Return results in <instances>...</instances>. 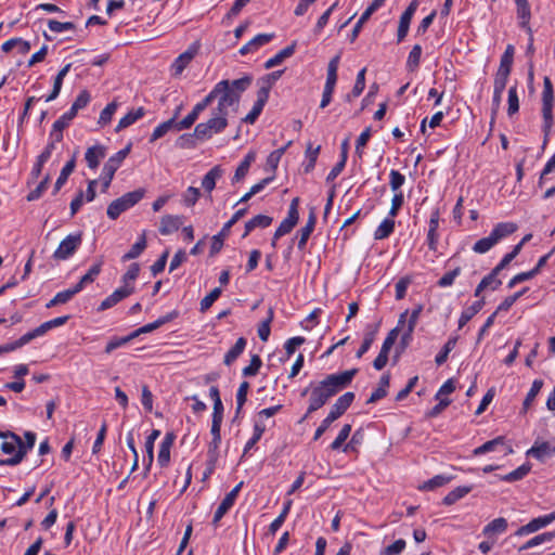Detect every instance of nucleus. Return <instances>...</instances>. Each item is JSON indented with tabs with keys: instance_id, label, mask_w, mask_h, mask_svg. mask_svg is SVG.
I'll use <instances>...</instances> for the list:
<instances>
[{
	"instance_id": "1",
	"label": "nucleus",
	"mask_w": 555,
	"mask_h": 555,
	"mask_svg": "<svg viewBox=\"0 0 555 555\" xmlns=\"http://www.w3.org/2000/svg\"><path fill=\"white\" fill-rule=\"evenodd\" d=\"M251 85V77L244 76L238 79H223L217 82L208 93L210 104L217 100V105L211 108L210 117L196 125L194 135L201 141L209 140L219 134L229 126V118L238 111L243 93Z\"/></svg>"
},
{
	"instance_id": "2",
	"label": "nucleus",
	"mask_w": 555,
	"mask_h": 555,
	"mask_svg": "<svg viewBox=\"0 0 555 555\" xmlns=\"http://www.w3.org/2000/svg\"><path fill=\"white\" fill-rule=\"evenodd\" d=\"M356 374L357 370L351 369L330 374L320 382L310 383L301 393V396L309 393V404L306 417L325 405L336 393L347 388L351 384Z\"/></svg>"
},
{
	"instance_id": "3",
	"label": "nucleus",
	"mask_w": 555,
	"mask_h": 555,
	"mask_svg": "<svg viewBox=\"0 0 555 555\" xmlns=\"http://www.w3.org/2000/svg\"><path fill=\"white\" fill-rule=\"evenodd\" d=\"M554 106H555V95L554 88L551 79L548 77H544L543 79V90L541 93V115H542V132H543V144L545 145L553 131L554 126Z\"/></svg>"
},
{
	"instance_id": "4",
	"label": "nucleus",
	"mask_w": 555,
	"mask_h": 555,
	"mask_svg": "<svg viewBox=\"0 0 555 555\" xmlns=\"http://www.w3.org/2000/svg\"><path fill=\"white\" fill-rule=\"evenodd\" d=\"M517 227L513 222H500L492 229L488 236L478 240L473 245L472 249L476 254H486L501 240L514 233Z\"/></svg>"
},
{
	"instance_id": "5",
	"label": "nucleus",
	"mask_w": 555,
	"mask_h": 555,
	"mask_svg": "<svg viewBox=\"0 0 555 555\" xmlns=\"http://www.w3.org/2000/svg\"><path fill=\"white\" fill-rule=\"evenodd\" d=\"M0 438L3 440L0 446L1 451L10 455L9 459L0 461V464L13 466L21 463L26 454V449L21 438L13 433L2 431H0Z\"/></svg>"
},
{
	"instance_id": "6",
	"label": "nucleus",
	"mask_w": 555,
	"mask_h": 555,
	"mask_svg": "<svg viewBox=\"0 0 555 555\" xmlns=\"http://www.w3.org/2000/svg\"><path fill=\"white\" fill-rule=\"evenodd\" d=\"M354 400V393L351 391L341 395L332 405L327 416L321 422L320 426L315 429L313 439L318 440L331 426L333 422L339 418L351 405Z\"/></svg>"
},
{
	"instance_id": "7",
	"label": "nucleus",
	"mask_w": 555,
	"mask_h": 555,
	"mask_svg": "<svg viewBox=\"0 0 555 555\" xmlns=\"http://www.w3.org/2000/svg\"><path fill=\"white\" fill-rule=\"evenodd\" d=\"M144 189H137L116 198L107 207V217L111 220H116L122 212L135 206L144 197Z\"/></svg>"
},
{
	"instance_id": "8",
	"label": "nucleus",
	"mask_w": 555,
	"mask_h": 555,
	"mask_svg": "<svg viewBox=\"0 0 555 555\" xmlns=\"http://www.w3.org/2000/svg\"><path fill=\"white\" fill-rule=\"evenodd\" d=\"M422 311L423 306L418 305L411 312L409 310H405L403 313L400 314L398 327L402 330V343L408 344L412 339V334L418 322Z\"/></svg>"
},
{
	"instance_id": "9",
	"label": "nucleus",
	"mask_w": 555,
	"mask_h": 555,
	"mask_svg": "<svg viewBox=\"0 0 555 555\" xmlns=\"http://www.w3.org/2000/svg\"><path fill=\"white\" fill-rule=\"evenodd\" d=\"M82 243L81 233H72L68 234L64 240L61 241L57 248L53 253V258L55 260H67L69 259L76 250L80 247Z\"/></svg>"
},
{
	"instance_id": "10",
	"label": "nucleus",
	"mask_w": 555,
	"mask_h": 555,
	"mask_svg": "<svg viewBox=\"0 0 555 555\" xmlns=\"http://www.w3.org/2000/svg\"><path fill=\"white\" fill-rule=\"evenodd\" d=\"M299 198L295 197L292 199L288 207L287 216L282 220L274 233V240L272 245H275V240L289 233L299 220Z\"/></svg>"
},
{
	"instance_id": "11",
	"label": "nucleus",
	"mask_w": 555,
	"mask_h": 555,
	"mask_svg": "<svg viewBox=\"0 0 555 555\" xmlns=\"http://www.w3.org/2000/svg\"><path fill=\"white\" fill-rule=\"evenodd\" d=\"M246 212H247V208H241V209L236 210L233 214V216L231 217V219L223 224V227L220 230V232L212 236V241H211V245H210V253L211 254H217V253H219L221 250V248L223 246V241L228 236L231 228L241 218H243Z\"/></svg>"
},
{
	"instance_id": "12",
	"label": "nucleus",
	"mask_w": 555,
	"mask_h": 555,
	"mask_svg": "<svg viewBox=\"0 0 555 555\" xmlns=\"http://www.w3.org/2000/svg\"><path fill=\"white\" fill-rule=\"evenodd\" d=\"M553 521H555V509L553 512H551L550 514L535 517V518L531 519L528 524L519 527L516 530L515 535L524 537V535L534 533L543 528H546Z\"/></svg>"
},
{
	"instance_id": "13",
	"label": "nucleus",
	"mask_w": 555,
	"mask_h": 555,
	"mask_svg": "<svg viewBox=\"0 0 555 555\" xmlns=\"http://www.w3.org/2000/svg\"><path fill=\"white\" fill-rule=\"evenodd\" d=\"M243 485V481L238 482L221 501L214 515L212 524L215 526H218L222 517L232 508Z\"/></svg>"
},
{
	"instance_id": "14",
	"label": "nucleus",
	"mask_w": 555,
	"mask_h": 555,
	"mask_svg": "<svg viewBox=\"0 0 555 555\" xmlns=\"http://www.w3.org/2000/svg\"><path fill=\"white\" fill-rule=\"evenodd\" d=\"M198 50L199 43L194 42L183 53H181L171 65L172 75L180 76L198 53Z\"/></svg>"
},
{
	"instance_id": "15",
	"label": "nucleus",
	"mask_w": 555,
	"mask_h": 555,
	"mask_svg": "<svg viewBox=\"0 0 555 555\" xmlns=\"http://www.w3.org/2000/svg\"><path fill=\"white\" fill-rule=\"evenodd\" d=\"M439 222H440V211H439V208H435L430 212V218L428 221L427 236H426V242H427L428 248L433 251H436L438 248V243H439V238H440V235L438 233Z\"/></svg>"
},
{
	"instance_id": "16",
	"label": "nucleus",
	"mask_w": 555,
	"mask_h": 555,
	"mask_svg": "<svg viewBox=\"0 0 555 555\" xmlns=\"http://www.w3.org/2000/svg\"><path fill=\"white\" fill-rule=\"evenodd\" d=\"M500 447H503L505 450V454H511L513 449L509 444L506 443L505 437L499 436L492 440L485 442L483 444L475 448L473 450L474 456H480L489 452L498 451Z\"/></svg>"
},
{
	"instance_id": "17",
	"label": "nucleus",
	"mask_w": 555,
	"mask_h": 555,
	"mask_svg": "<svg viewBox=\"0 0 555 555\" xmlns=\"http://www.w3.org/2000/svg\"><path fill=\"white\" fill-rule=\"evenodd\" d=\"M516 4V16L518 26L528 35H531V7L528 0H514Z\"/></svg>"
},
{
	"instance_id": "18",
	"label": "nucleus",
	"mask_w": 555,
	"mask_h": 555,
	"mask_svg": "<svg viewBox=\"0 0 555 555\" xmlns=\"http://www.w3.org/2000/svg\"><path fill=\"white\" fill-rule=\"evenodd\" d=\"M209 104L210 96H208L207 94L202 101L194 105L192 111L182 120L179 121V128L183 130L191 128L193 124L197 120L199 114L204 112Z\"/></svg>"
},
{
	"instance_id": "19",
	"label": "nucleus",
	"mask_w": 555,
	"mask_h": 555,
	"mask_svg": "<svg viewBox=\"0 0 555 555\" xmlns=\"http://www.w3.org/2000/svg\"><path fill=\"white\" fill-rule=\"evenodd\" d=\"M274 38V34H258L251 40H249L246 44H244L238 53L241 55H246L249 53L257 52L261 47L268 44Z\"/></svg>"
},
{
	"instance_id": "20",
	"label": "nucleus",
	"mask_w": 555,
	"mask_h": 555,
	"mask_svg": "<svg viewBox=\"0 0 555 555\" xmlns=\"http://www.w3.org/2000/svg\"><path fill=\"white\" fill-rule=\"evenodd\" d=\"M180 112V108H178L173 115L172 118L159 124L152 132L151 134V142H154L160 138H163L165 134H167L169 131H182L183 129H180L179 121L176 120V117L178 116Z\"/></svg>"
},
{
	"instance_id": "21",
	"label": "nucleus",
	"mask_w": 555,
	"mask_h": 555,
	"mask_svg": "<svg viewBox=\"0 0 555 555\" xmlns=\"http://www.w3.org/2000/svg\"><path fill=\"white\" fill-rule=\"evenodd\" d=\"M555 454V447L550 442H535L528 451L527 455L537 459L540 462H544Z\"/></svg>"
},
{
	"instance_id": "22",
	"label": "nucleus",
	"mask_w": 555,
	"mask_h": 555,
	"mask_svg": "<svg viewBox=\"0 0 555 555\" xmlns=\"http://www.w3.org/2000/svg\"><path fill=\"white\" fill-rule=\"evenodd\" d=\"M106 156V147L101 144H95L87 149L85 159L88 167L95 170L101 160Z\"/></svg>"
},
{
	"instance_id": "23",
	"label": "nucleus",
	"mask_w": 555,
	"mask_h": 555,
	"mask_svg": "<svg viewBox=\"0 0 555 555\" xmlns=\"http://www.w3.org/2000/svg\"><path fill=\"white\" fill-rule=\"evenodd\" d=\"M131 151V144H128L114 155H112L107 162L103 166V170L109 173L115 175L116 171L120 168L126 157L129 155Z\"/></svg>"
},
{
	"instance_id": "24",
	"label": "nucleus",
	"mask_w": 555,
	"mask_h": 555,
	"mask_svg": "<svg viewBox=\"0 0 555 555\" xmlns=\"http://www.w3.org/2000/svg\"><path fill=\"white\" fill-rule=\"evenodd\" d=\"M183 223V218L178 215H165L160 219L159 233L162 235H169L178 231Z\"/></svg>"
},
{
	"instance_id": "25",
	"label": "nucleus",
	"mask_w": 555,
	"mask_h": 555,
	"mask_svg": "<svg viewBox=\"0 0 555 555\" xmlns=\"http://www.w3.org/2000/svg\"><path fill=\"white\" fill-rule=\"evenodd\" d=\"M131 294H132V292H130L129 288L119 286L100 304L98 310L99 311L107 310V309L116 306L122 299L129 297Z\"/></svg>"
},
{
	"instance_id": "26",
	"label": "nucleus",
	"mask_w": 555,
	"mask_h": 555,
	"mask_svg": "<svg viewBox=\"0 0 555 555\" xmlns=\"http://www.w3.org/2000/svg\"><path fill=\"white\" fill-rule=\"evenodd\" d=\"M499 273H500V271H496V269L493 268L491 270V272L480 281V283L478 284V286L475 289L474 295L476 297H478V296H480L481 292H483L486 289H490V291L498 289L500 287V285L502 284V281L498 278Z\"/></svg>"
},
{
	"instance_id": "27",
	"label": "nucleus",
	"mask_w": 555,
	"mask_h": 555,
	"mask_svg": "<svg viewBox=\"0 0 555 555\" xmlns=\"http://www.w3.org/2000/svg\"><path fill=\"white\" fill-rule=\"evenodd\" d=\"M160 436V430L153 429L151 434L146 437L144 443V455H143V465L146 470H149L154 461V443L156 439Z\"/></svg>"
},
{
	"instance_id": "28",
	"label": "nucleus",
	"mask_w": 555,
	"mask_h": 555,
	"mask_svg": "<svg viewBox=\"0 0 555 555\" xmlns=\"http://www.w3.org/2000/svg\"><path fill=\"white\" fill-rule=\"evenodd\" d=\"M315 223H317L315 209L314 208H310L307 223L298 232V235H299L298 248L299 249H304L305 248V246H306V244H307L311 233L314 230Z\"/></svg>"
},
{
	"instance_id": "29",
	"label": "nucleus",
	"mask_w": 555,
	"mask_h": 555,
	"mask_svg": "<svg viewBox=\"0 0 555 555\" xmlns=\"http://www.w3.org/2000/svg\"><path fill=\"white\" fill-rule=\"evenodd\" d=\"M508 522L504 517H498L487 524L482 529V534L488 539H494L507 530Z\"/></svg>"
},
{
	"instance_id": "30",
	"label": "nucleus",
	"mask_w": 555,
	"mask_h": 555,
	"mask_svg": "<svg viewBox=\"0 0 555 555\" xmlns=\"http://www.w3.org/2000/svg\"><path fill=\"white\" fill-rule=\"evenodd\" d=\"M176 315H177L176 312H171L166 315H163V317L158 318L157 320H155L154 322L147 323V324L137 328L135 331L131 332L132 337L137 338L141 334L151 333V332L157 330L158 327H160L162 325L173 320L176 318Z\"/></svg>"
},
{
	"instance_id": "31",
	"label": "nucleus",
	"mask_w": 555,
	"mask_h": 555,
	"mask_svg": "<svg viewBox=\"0 0 555 555\" xmlns=\"http://www.w3.org/2000/svg\"><path fill=\"white\" fill-rule=\"evenodd\" d=\"M173 444V436L167 434L159 444L157 463L160 467H166L170 462V450Z\"/></svg>"
},
{
	"instance_id": "32",
	"label": "nucleus",
	"mask_w": 555,
	"mask_h": 555,
	"mask_svg": "<svg viewBox=\"0 0 555 555\" xmlns=\"http://www.w3.org/2000/svg\"><path fill=\"white\" fill-rule=\"evenodd\" d=\"M296 41L292 42L289 46L285 47L281 51H279L275 55L268 59L264 63V68L270 69L278 65H280L285 59L291 57L296 50Z\"/></svg>"
},
{
	"instance_id": "33",
	"label": "nucleus",
	"mask_w": 555,
	"mask_h": 555,
	"mask_svg": "<svg viewBox=\"0 0 555 555\" xmlns=\"http://www.w3.org/2000/svg\"><path fill=\"white\" fill-rule=\"evenodd\" d=\"M223 169L221 166H214L202 179V188L207 192L211 193L216 188L217 180L223 176Z\"/></svg>"
},
{
	"instance_id": "34",
	"label": "nucleus",
	"mask_w": 555,
	"mask_h": 555,
	"mask_svg": "<svg viewBox=\"0 0 555 555\" xmlns=\"http://www.w3.org/2000/svg\"><path fill=\"white\" fill-rule=\"evenodd\" d=\"M144 115H145V109L143 107H138L135 109H131L124 117H121L119 119L115 131L119 132V131L128 128L129 126L133 125L139 119H141Z\"/></svg>"
},
{
	"instance_id": "35",
	"label": "nucleus",
	"mask_w": 555,
	"mask_h": 555,
	"mask_svg": "<svg viewBox=\"0 0 555 555\" xmlns=\"http://www.w3.org/2000/svg\"><path fill=\"white\" fill-rule=\"evenodd\" d=\"M70 67H72V64L68 63L59 70L57 75L54 78L53 89H52L51 93L49 95L44 96L46 102H51L59 96L62 86H63L64 78L69 73Z\"/></svg>"
},
{
	"instance_id": "36",
	"label": "nucleus",
	"mask_w": 555,
	"mask_h": 555,
	"mask_svg": "<svg viewBox=\"0 0 555 555\" xmlns=\"http://www.w3.org/2000/svg\"><path fill=\"white\" fill-rule=\"evenodd\" d=\"M378 332V325H367L364 333V338L362 345L356 353L358 359L362 358L371 348L372 344L375 340L376 334Z\"/></svg>"
},
{
	"instance_id": "37",
	"label": "nucleus",
	"mask_w": 555,
	"mask_h": 555,
	"mask_svg": "<svg viewBox=\"0 0 555 555\" xmlns=\"http://www.w3.org/2000/svg\"><path fill=\"white\" fill-rule=\"evenodd\" d=\"M67 320H68L67 315L59 317V318H55V319H52V320H49V321L42 323L41 325H39L38 327H36L29 332H30L33 338L35 339L37 337L44 335L48 331H50L54 327L64 325L67 322Z\"/></svg>"
},
{
	"instance_id": "38",
	"label": "nucleus",
	"mask_w": 555,
	"mask_h": 555,
	"mask_svg": "<svg viewBox=\"0 0 555 555\" xmlns=\"http://www.w3.org/2000/svg\"><path fill=\"white\" fill-rule=\"evenodd\" d=\"M348 146H349V142H348V139H346L345 141H343L341 143V154H340V162H338L332 169L331 171L328 172L327 177H326V181L327 182H332L334 181L339 175L340 172L344 170L345 166H346V162H347V157H348Z\"/></svg>"
},
{
	"instance_id": "39",
	"label": "nucleus",
	"mask_w": 555,
	"mask_h": 555,
	"mask_svg": "<svg viewBox=\"0 0 555 555\" xmlns=\"http://www.w3.org/2000/svg\"><path fill=\"white\" fill-rule=\"evenodd\" d=\"M266 429H267L266 423H263L261 421L254 422L253 435L245 443V447L243 450V455H246L257 444V442L261 439Z\"/></svg>"
},
{
	"instance_id": "40",
	"label": "nucleus",
	"mask_w": 555,
	"mask_h": 555,
	"mask_svg": "<svg viewBox=\"0 0 555 555\" xmlns=\"http://www.w3.org/2000/svg\"><path fill=\"white\" fill-rule=\"evenodd\" d=\"M485 306V301L477 300L465 308L459 318V328H463Z\"/></svg>"
},
{
	"instance_id": "41",
	"label": "nucleus",
	"mask_w": 555,
	"mask_h": 555,
	"mask_svg": "<svg viewBox=\"0 0 555 555\" xmlns=\"http://www.w3.org/2000/svg\"><path fill=\"white\" fill-rule=\"evenodd\" d=\"M395 219L386 217L374 231V240L382 241L389 237L395 231Z\"/></svg>"
},
{
	"instance_id": "42",
	"label": "nucleus",
	"mask_w": 555,
	"mask_h": 555,
	"mask_svg": "<svg viewBox=\"0 0 555 555\" xmlns=\"http://www.w3.org/2000/svg\"><path fill=\"white\" fill-rule=\"evenodd\" d=\"M272 220L273 219L267 215L255 216L254 218L246 222L243 237H246L251 231H254L257 228H268L272 223Z\"/></svg>"
},
{
	"instance_id": "43",
	"label": "nucleus",
	"mask_w": 555,
	"mask_h": 555,
	"mask_svg": "<svg viewBox=\"0 0 555 555\" xmlns=\"http://www.w3.org/2000/svg\"><path fill=\"white\" fill-rule=\"evenodd\" d=\"M247 340L244 337H240L234 346L225 353L224 364L231 365L245 350Z\"/></svg>"
},
{
	"instance_id": "44",
	"label": "nucleus",
	"mask_w": 555,
	"mask_h": 555,
	"mask_svg": "<svg viewBox=\"0 0 555 555\" xmlns=\"http://www.w3.org/2000/svg\"><path fill=\"white\" fill-rule=\"evenodd\" d=\"M473 490V486H461L450 491L442 500L444 505H453Z\"/></svg>"
},
{
	"instance_id": "45",
	"label": "nucleus",
	"mask_w": 555,
	"mask_h": 555,
	"mask_svg": "<svg viewBox=\"0 0 555 555\" xmlns=\"http://www.w3.org/2000/svg\"><path fill=\"white\" fill-rule=\"evenodd\" d=\"M453 477L446 476V475H436L433 478L428 479L427 481L423 482L418 489L421 491H433L437 488L443 487L447 483H449Z\"/></svg>"
},
{
	"instance_id": "46",
	"label": "nucleus",
	"mask_w": 555,
	"mask_h": 555,
	"mask_svg": "<svg viewBox=\"0 0 555 555\" xmlns=\"http://www.w3.org/2000/svg\"><path fill=\"white\" fill-rule=\"evenodd\" d=\"M292 500H287L283 504V508L280 513V515L269 525V533L274 535L280 528L283 526L291 508H292Z\"/></svg>"
},
{
	"instance_id": "47",
	"label": "nucleus",
	"mask_w": 555,
	"mask_h": 555,
	"mask_svg": "<svg viewBox=\"0 0 555 555\" xmlns=\"http://www.w3.org/2000/svg\"><path fill=\"white\" fill-rule=\"evenodd\" d=\"M146 248L145 234L142 233L131 248L121 257V260L128 261L138 258Z\"/></svg>"
},
{
	"instance_id": "48",
	"label": "nucleus",
	"mask_w": 555,
	"mask_h": 555,
	"mask_svg": "<svg viewBox=\"0 0 555 555\" xmlns=\"http://www.w3.org/2000/svg\"><path fill=\"white\" fill-rule=\"evenodd\" d=\"M555 538V531H547L540 533L538 535H534L530 540H528L525 544H522L519 547V551H526L532 547H535L538 545H541L546 542H551Z\"/></svg>"
},
{
	"instance_id": "49",
	"label": "nucleus",
	"mask_w": 555,
	"mask_h": 555,
	"mask_svg": "<svg viewBox=\"0 0 555 555\" xmlns=\"http://www.w3.org/2000/svg\"><path fill=\"white\" fill-rule=\"evenodd\" d=\"M76 166L75 156H73L62 168L59 178L54 184V192H59L61 188L66 183L68 177L72 175Z\"/></svg>"
},
{
	"instance_id": "50",
	"label": "nucleus",
	"mask_w": 555,
	"mask_h": 555,
	"mask_svg": "<svg viewBox=\"0 0 555 555\" xmlns=\"http://www.w3.org/2000/svg\"><path fill=\"white\" fill-rule=\"evenodd\" d=\"M33 339L34 338H33L30 332H27L26 334L21 336L18 339H16L14 341L7 343L4 345H1L0 346V354L15 351V350L22 348L23 346L27 345L28 343H30Z\"/></svg>"
},
{
	"instance_id": "51",
	"label": "nucleus",
	"mask_w": 555,
	"mask_h": 555,
	"mask_svg": "<svg viewBox=\"0 0 555 555\" xmlns=\"http://www.w3.org/2000/svg\"><path fill=\"white\" fill-rule=\"evenodd\" d=\"M140 267L138 263H131L127 272L121 278V283L125 288H129L130 292H134V281L139 276Z\"/></svg>"
},
{
	"instance_id": "52",
	"label": "nucleus",
	"mask_w": 555,
	"mask_h": 555,
	"mask_svg": "<svg viewBox=\"0 0 555 555\" xmlns=\"http://www.w3.org/2000/svg\"><path fill=\"white\" fill-rule=\"evenodd\" d=\"M457 336H451L443 345L441 350L436 354L435 362L437 365H442L448 360L449 353L455 348L457 344Z\"/></svg>"
},
{
	"instance_id": "53",
	"label": "nucleus",
	"mask_w": 555,
	"mask_h": 555,
	"mask_svg": "<svg viewBox=\"0 0 555 555\" xmlns=\"http://www.w3.org/2000/svg\"><path fill=\"white\" fill-rule=\"evenodd\" d=\"M339 62H340V55L339 54L335 55L328 62L327 73H326V80H325V85L326 86L336 87L337 78H338L337 72H338V67H339Z\"/></svg>"
},
{
	"instance_id": "54",
	"label": "nucleus",
	"mask_w": 555,
	"mask_h": 555,
	"mask_svg": "<svg viewBox=\"0 0 555 555\" xmlns=\"http://www.w3.org/2000/svg\"><path fill=\"white\" fill-rule=\"evenodd\" d=\"M543 387V380L542 379H534L531 384V387L524 400L522 403V410L524 412H527L528 409L531 406L532 402L534 401L535 397L539 395Z\"/></svg>"
},
{
	"instance_id": "55",
	"label": "nucleus",
	"mask_w": 555,
	"mask_h": 555,
	"mask_svg": "<svg viewBox=\"0 0 555 555\" xmlns=\"http://www.w3.org/2000/svg\"><path fill=\"white\" fill-rule=\"evenodd\" d=\"M422 56V47L420 44H415L412 47L408 60H406V69L409 72H415L420 67Z\"/></svg>"
},
{
	"instance_id": "56",
	"label": "nucleus",
	"mask_w": 555,
	"mask_h": 555,
	"mask_svg": "<svg viewBox=\"0 0 555 555\" xmlns=\"http://www.w3.org/2000/svg\"><path fill=\"white\" fill-rule=\"evenodd\" d=\"M320 153V146L312 147V144L309 143L306 150V162L304 163V170L305 172H310L313 170L318 156Z\"/></svg>"
},
{
	"instance_id": "57",
	"label": "nucleus",
	"mask_w": 555,
	"mask_h": 555,
	"mask_svg": "<svg viewBox=\"0 0 555 555\" xmlns=\"http://www.w3.org/2000/svg\"><path fill=\"white\" fill-rule=\"evenodd\" d=\"M519 111V98H518V91L517 86H512L508 89L507 94V115L511 117L518 113Z\"/></svg>"
},
{
	"instance_id": "58",
	"label": "nucleus",
	"mask_w": 555,
	"mask_h": 555,
	"mask_svg": "<svg viewBox=\"0 0 555 555\" xmlns=\"http://www.w3.org/2000/svg\"><path fill=\"white\" fill-rule=\"evenodd\" d=\"M365 73L366 68L363 67L357 74L354 86L351 90V93L347 95V101H351L352 98H358L365 88Z\"/></svg>"
},
{
	"instance_id": "59",
	"label": "nucleus",
	"mask_w": 555,
	"mask_h": 555,
	"mask_svg": "<svg viewBox=\"0 0 555 555\" xmlns=\"http://www.w3.org/2000/svg\"><path fill=\"white\" fill-rule=\"evenodd\" d=\"M220 443H221V438L212 437L211 441L208 444V451H207V455L209 459L208 474L212 473L215 464L218 460V451H219Z\"/></svg>"
},
{
	"instance_id": "60",
	"label": "nucleus",
	"mask_w": 555,
	"mask_h": 555,
	"mask_svg": "<svg viewBox=\"0 0 555 555\" xmlns=\"http://www.w3.org/2000/svg\"><path fill=\"white\" fill-rule=\"evenodd\" d=\"M102 269V262L99 261L90 267L88 272L81 276L80 281L76 285H80V292L85 288L87 284L92 283L95 278L100 274Z\"/></svg>"
},
{
	"instance_id": "61",
	"label": "nucleus",
	"mask_w": 555,
	"mask_h": 555,
	"mask_svg": "<svg viewBox=\"0 0 555 555\" xmlns=\"http://www.w3.org/2000/svg\"><path fill=\"white\" fill-rule=\"evenodd\" d=\"M405 183V176L396 169H391L389 172V185L391 191L396 193H402L400 190Z\"/></svg>"
},
{
	"instance_id": "62",
	"label": "nucleus",
	"mask_w": 555,
	"mask_h": 555,
	"mask_svg": "<svg viewBox=\"0 0 555 555\" xmlns=\"http://www.w3.org/2000/svg\"><path fill=\"white\" fill-rule=\"evenodd\" d=\"M118 103L116 101H113L111 103H108L103 109L102 112L100 113V117H99V120H98V124L100 126H105L107 125L108 122H111L114 114L116 113L117 108H118Z\"/></svg>"
},
{
	"instance_id": "63",
	"label": "nucleus",
	"mask_w": 555,
	"mask_h": 555,
	"mask_svg": "<svg viewBox=\"0 0 555 555\" xmlns=\"http://www.w3.org/2000/svg\"><path fill=\"white\" fill-rule=\"evenodd\" d=\"M529 470H530L529 466L521 465V466L517 467L515 470H513L504 476H501L500 479L502 481H506V482H514V481L520 480L525 476H527Z\"/></svg>"
},
{
	"instance_id": "64",
	"label": "nucleus",
	"mask_w": 555,
	"mask_h": 555,
	"mask_svg": "<svg viewBox=\"0 0 555 555\" xmlns=\"http://www.w3.org/2000/svg\"><path fill=\"white\" fill-rule=\"evenodd\" d=\"M511 72L498 69L493 81V91L504 92Z\"/></svg>"
}]
</instances>
